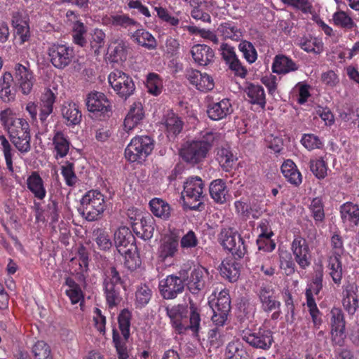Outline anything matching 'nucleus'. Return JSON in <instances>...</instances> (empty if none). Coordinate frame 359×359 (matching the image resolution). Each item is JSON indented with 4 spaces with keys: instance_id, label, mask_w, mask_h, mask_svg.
Segmentation results:
<instances>
[{
    "instance_id": "0eeeda50",
    "label": "nucleus",
    "mask_w": 359,
    "mask_h": 359,
    "mask_svg": "<svg viewBox=\"0 0 359 359\" xmlns=\"http://www.w3.org/2000/svg\"><path fill=\"white\" fill-rule=\"evenodd\" d=\"M204 184L199 177H190L184 182L182 198L184 205L191 210H196L203 203Z\"/></svg>"
},
{
    "instance_id": "f03ea898",
    "label": "nucleus",
    "mask_w": 359,
    "mask_h": 359,
    "mask_svg": "<svg viewBox=\"0 0 359 359\" xmlns=\"http://www.w3.org/2000/svg\"><path fill=\"white\" fill-rule=\"evenodd\" d=\"M219 137L217 133L205 131L198 137L187 141L182 147L180 154L187 163L196 164L206 158L213 143Z\"/></svg>"
},
{
    "instance_id": "72a5a7b5",
    "label": "nucleus",
    "mask_w": 359,
    "mask_h": 359,
    "mask_svg": "<svg viewBox=\"0 0 359 359\" xmlns=\"http://www.w3.org/2000/svg\"><path fill=\"white\" fill-rule=\"evenodd\" d=\"M135 28L136 31L130 36L132 40L148 50L156 49L157 42L154 36L142 27Z\"/></svg>"
},
{
    "instance_id": "49530a36",
    "label": "nucleus",
    "mask_w": 359,
    "mask_h": 359,
    "mask_svg": "<svg viewBox=\"0 0 359 359\" xmlns=\"http://www.w3.org/2000/svg\"><path fill=\"white\" fill-rule=\"evenodd\" d=\"M218 30L226 39L238 41L242 37V32L233 22H226L220 25Z\"/></svg>"
},
{
    "instance_id": "a19ab883",
    "label": "nucleus",
    "mask_w": 359,
    "mask_h": 359,
    "mask_svg": "<svg viewBox=\"0 0 359 359\" xmlns=\"http://www.w3.org/2000/svg\"><path fill=\"white\" fill-rule=\"evenodd\" d=\"M341 217L344 222L358 225L359 224V206L351 202L340 207Z\"/></svg>"
},
{
    "instance_id": "4be33fe9",
    "label": "nucleus",
    "mask_w": 359,
    "mask_h": 359,
    "mask_svg": "<svg viewBox=\"0 0 359 359\" xmlns=\"http://www.w3.org/2000/svg\"><path fill=\"white\" fill-rule=\"evenodd\" d=\"M330 315L332 340L335 344L341 345L345 337V322L343 313L341 309L334 308L331 310Z\"/></svg>"
},
{
    "instance_id": "6e6552de",
    "label": "nucleus",
    "mask_w": 359,
    "mask_h": 359,
    "mask_svg": "<svg viewBox=\"0 0 359 359\" xmlns=\"http://www.w3.org/2000/svg\"><path fill=\"white\" fill-rule=\"evenodd\" d=\"M121 284L120 275L114 267H111L106 271L103 285L107 304L109 309L116 307L122 300Z\"/></svg>"
},
{
    "instance_id": "09e8293b",
    "label": "nucleus",
    "mask_w": 359,
    "mask_h": 359,
    "mask_svg": "<svg viewBox=\"0 0 359 359\" xmlns=\"http://www.w3.org/2000/svg\"><path fill=\"white\" fill-rule=\"evenodd\" d=\"M0 150L4 154L7 168L13 172V157L15 154V149L4 135H0Z\"/></svg>"
},
{
    "instance_id": "c85d7f7f",
    "label": "nucleus",
    "mask_w": 359,
    "mask_h": 359,
    "mask_svg": "<svg viewBox=\"0 0 359 359\" xmlns=\"http://www.w3.org/2000/svg\"><path fill=\"white\" fill-rule=\"evenodd\" d=\"M57 90L47 89L42 95L40 101L39 118L42 123L45 122L53 111V104L55 102Z\"/></svg>"
},
{
    "instance_id": "680f3d73",
    "label": "nucleus",
    "mask_w": 359,
    "mask_h": 359,
    "mask_svg": "<svg viewBox=\"0 0 359 359\" xmlns=\"http://www.w3.org/2000/svg\"><path fill=\"white\" fill-rule=\"evenodd\" d=\"M217 156L219 164L226 170L232 168L234 161L236 160L232 152L226 148L220 149Z\"/></svg>"
},
{
    "instance_id": "e433bc0d",
    "label": "nucleus",
    "mask_w": 359,
    "mask_h": 359,
    "mask_svg": "<svg viewBox=\"0 0 359 359\" xmlns=\"http://www.w3.org/2000/svg\"><path fill=\"white\" fill-rule=\"evenodd\" d=\"M281 172L290 184L298 186L302 183V174L292 161L290 159L285 161L281 166Z\"/></svg>"
},
{
    "instance_id": "7c9ffc66",
    "label": "nucleus",
    "mask_w": 359,
    "mask_h": 359,
    "mask_svg": "<svg viewBox=\"0 0 359 359\" xmlns=\"http://www.w3.org/2000/svg\"><path fill=\"white\" fill-rule=\"evenodd\" d=\"M299 66L296 62L284 55H276L271 67L273 72L277 74H286L297 70Z\"/></svg>"
},
{
    "instance_id": "8fccbe9b",
    "label": "nucleus",
    "mask_w": 359,
    "mask_h": 359,
    "mask_svg": "<svg viewBox=\"0 0 359 359\" xmlns=\"http://www.w3.org/2000/svg\"><path fill=\"white\" fill-rule=\"evenodd\" d=\"M332 21L334 25L346 29H352L356 25L351 17L343 11L335 12Z\"/></svg>"
},
{
    "instance_id": "69168bd1",
    "label": "nucleus",
    "mask_w": 359,
    "mask_h": 359,
    "mask_svg": "<svg viewBox=\"0 0 359 359\" xmlns=\"http://www.w3.org/2000/svg\"><path fill=\"white\" fill-rule=\"evenodd\" d=\"M61 174L64 177L65 183L69 187H74L77 181V177L74 172V163L67 161L61 168Z\"/></svg>"
},
{
    "instance_id": "bf43d9fd",
    "label": "nucleus",
    "mask_w": 359,
    "mask_h": 359,
    "mask_svg": "<svg viewBox=\"0 0 359 359\" xmlns=\"http://www.w3.org/2000/svg\"><path fill=\"white\" fill-rule=\"evenodd\" d=\"M238 48L248 63L252 64L257 59V50L252 43L248 41H242L239 43Z\"/></svg>"
},
{
    "instance_id": "c756f323",
    "label": "nucleus",
    "mask_w": 359,
    "mask_h": 359,
    "mask_svg": "<svg viewBox=\"0 0 359 359\" xmlns=\"http://www.w3.org/2000/svg\"><path fill=\"white\" fill-rule=\"evenodd\" d=\"M133 232L139 238L147 241L152 238L154 231V221L152 217L148 216L140 219L133 225Z\"/></svg>"
},
{
    "instance_id": "0e129e2a",
    "label": "nucleus",
    "mask_w": 359,
    "mask_h": 359,
    "mask_svg": "<svg viewBox=\"0 0 359 359\" xmlns=\"http://www.w3.org/2000/svg\"><path fill=\"white\" fill-rule=\"evenodd\" d=\"M146 86L150 94L158 95L161 93L162 81L158 74L150 73L147 78Z\"/></svg>"
},
{
    "instance_id": "79ce46f5",
    "label": "nucleus",
    "mask_w": 359,
    "mask_h": 359,
    "mask_svg": "<svg viewBox=\"0 0 359 359\" xmlns=\"http://www.w3.org/2000/svg\"><path fill=\"white\" fill-rule=\"evenodd\" d=\"M209 191L211 198L216 203L223 204L226 202L228 190L225 182L222 180H213L210 184Z\"/></svg>"
},
{
    "instance_id": "3c124183",
    "label": "nucleus",
    "mask_w": 359,
    "mask_h": 359,
    "mask_svg": "<svg viewBox=\"0 0 359 359\" xmlns=\"http://www.w3.org/2000/svg\"><path fill=\"white\" fill-rule=\"evenodd\" d=\"M245 353L243 345L238 340L229 342L225 350L226 359H241Z\"/></svg>"
},
{
    "instance_id": "e2e57ef3",
    "label": "nucleus",
    "mask_w": 359,
    "mask_h": 359,
    "mask_svg": "<svg viewBox=\"0 0 359 359\" xmlns=\"http://www.w3.org/2000/svg\"><path fill=\"white\" fill-rule=\"evenodd\" d=\"M309 210L311 215L315 220L316 224L321 223L325 219V212L322 200L319 198H315L312 200Z\"/></svg>"
},
{
    "instance_id": "ea45409f",
    "label": "nucleus",
    "mask_w": 359,
    "mask_h": 359,
    "mask_svg": "<svg viewBox=\"0 0 359 359\" xmlns=\"http://www.w3.org/2000/svg\"><path fill=\"white\" fill-rule=\"evenodd\" d=\"M53 145L55 158H64L69 152L70 142L62 132L56 131L53 137Z\"/></svg>"
},
{
    "instance_id": "4c0bfd02",
    "label": "nucleus",
    "mask_w": 359,
    "mask_h": 359,
    "mask_svg": "<svg viewBox=\"0 0 359 359\" xmlns=\"http://www.w3.org/2000/svg\"><path fill=\"white\" fill-rule=\"evenodd\" d=\"M245 93L252 104L264 109L266 105V95L264 88L258 84L250 83L245 88Z\"/></svg>"
},
{
    "instance_id": "37998d69",
    "label": "nucleus",
    "mask_w": 359,
    "mask_h": 359,
    "mask_svg": "<svg viewBox=\"0 0 359 359\" xmlns=\"http://www.w3.org/2000/svg\"><path fill=\"white\" fill-rule=\"evenodd\" d=\"M163 124L165 126L168 135L175 136L182 128V121L173 112H168L164 117Z\"/></svg>"
},
{
    "instance_id": "393cba45",
    "label": "nucleus",
    "mask_w": 359,
    "mask_h": 359,
    "mask_svg": "<svg viewBox=\"0 0 359 359\" xmlns=\"http://www.w3.org/2000/svg\"><path fill=\"white\" fill-rule=\"evenodd\" d=\"M232 112L233 107L229 99H222L220 101L210 103L207 110L208 117L213 121L225 118Z\"/></svg>"
},
{
    "instance_id": "4468645a",
    "label": "nucleus",
    "mask_w": 359,
    "mask_h": 359,
    "mask_svg": "<svg viewBox=\"0 0 359 359\" xmlns=\"http://www.w3.org/2000/svg\"><path fill=\"white\" fill-rule=\"evenodd\" d=\"M0 121L4 129L8 132L9 137L20 133V131L28 130L29 128L26 119L18 118L15 113L9 108L1 111Z\"/></svg>"
},
{
    "instance_id": "338daca9",
    "label": "nucleus",
    "mask_w": 359,
    "mask_h": 359,
    "mask_svg": "<svg viewBox=\"0 0 359 359\" xmlns=\"http://www.w3.org/2000/svg\"><path fill=\"white\" fill-rule=\"evenodd\" d=\"M306 306L309 308V313L312 317L313 321L316 325L320 324L321 319L319 316L320 311L316 306L315 299L312 296L311 289H306Z\"/></svg>"
},
{
    "instance_id": "f3484780",
    "label": "nucleus",
    "mask_w": 359,
    "mask_h": 359,
    "mask_svg": "<svg viewBox=\"0 0 359 359\" xmlns=\"http://www.w3.org/2000/svg\"><path fill=\"white\" fill-rule=\"evenodd\" d=\"M291 250L295 262L301 269H306L310 266V250L306 241L304 238L296 236L292 242Z\"/></svg>"
},
{
    "instance_id": "774afa93",
    "label": "nucleus",
    "mask_w": 359,
    "mask_h": 359,
    "mask_svg": "<svg viewBox=\"0 0 359 359\" xmlns=\"http://www.w3.org/2000/svg\"><path fill=\"white\" fill-rule=\"evenodd\" d=\"M310 169L318 179H324L327 175V165L323 158L311 160Z\"/></svg>"
},
{
    "instance_id": "a211bd4d",
    "label": "nucleus",
    "mask_w": 359,
    "mask_h": 359,
    "mask_svg": "<svg viewBox=\"0 0 359 359\" xmlns=\"http://www.w3.org/2000/svg\"><path fill=\"white\" fill-rule=\"evenodd\" d=\"M342 305L346 311L353 315L359 308L358 287L354 283H348L342 287Z\"/></svg>"
},
{
    "instance_id": "dca6fc26",
    "label": "nucleus",
    "mask_w": 359,
    "mask_h": 359,
    "mask_svg": "<svg viewBox=\"0 0 359 359\" xmlns=\"http://www.w3.org/2000/svg\"><path fill=\"white\" fill-rule=\"evenodd\" d=\"M158 289L163 299H173L183 292L184 283L181 278L169 275L159 281Z\"/></svg>"
},
{
    "instance_id": "f704fd0d",
    "label": "nucleus",
    "mask_w": 359,
    "mask_h": 359,
    "mask_svg": "<svg viewBox=\"0 0 359 359\" xmlns=\"http://www.w3.org/2000/svg\"><path fill=\"white\" fill-rule=\"evenodd\" d=\"M178 248L179 241L176 238L172 236L165 238L158 249L159 258L162 261H165L169 258L174 257L178 251Z\"/></svg>"
},
{
    "instance_id": "864d4df0",
    "label": "nucleus",
    "mask_w": 359,
    "mask_h": 359,
    "mask_svg": "<svg viewBox=\"0 0 359 359\" xmlns=\"http://www.w3.org/2000/svg\"><path fill=\"white\" fill-rule=\"evenodd\" d=\"M279 265L280 269L286 276H290L295 272V264L290 253L287 251H282L280 252Z\"/></svg>"
},
{
    "instance_id": "f8f14e48",
    "label": "nucleus",
    "mask_w": 359,
    "mask_h": 359,
    "mask_svg": "<svg viewBox=\"0 0 359 359\" xmlns=\"http://www.w3.org/2000/svg\"><path fill=\"white\" fill-rule=\"evenodd\" d=\"M241 338L252 347L262 350L269 349L273 342V332L262 327L255 331L243 330Z\"/></svg>"
},
{
    "instance_id": "b1692460",
    "label": "nucleus",
    "mask_w": 359,
    "mask_h": 359,
    "mask_svg": "<svg viewBox=\"0 0 359 359\" xmlns=\"http://www.w3.org/2000/svg\"><path fill=\"white\" fill-rule=\"evenodd\" d=\"M144 117L142 104L140 102H133L129 109L123 121V130L129 133L137 127Z\"/></svg>"
},
{
    "instance_id": "aec40b11",
    "label": "nucleus",
    "mask_w": 359,
    "mask_h": 359,
    "mask_svg": "<svg viewBox=\"0 0 359 359\" xmlns=\"http://www.w3.org/2000/svg\"><path fill=\"white\" fill-rule=\"evenodd\" d=\"M208 281V271L201 266H198L191 271L189 277L187 287L192 294H197L204 289Z\"/></svg>"
},
{
    "instance_id": "052dcab7",
    "label": "nucleus",
    "mask_w": 359,
    "mask_h": 359,
    "mask_svg": "<svg viewBox=\"0 0 359 359\" xmlns=\"http://www.w3.org/2000/svg\"><path fill=\"white\" fill-rule=\"evenodd\" d=\"M301 144L309 151L323 148V141L314 134H304L300 140Z\"/></svg>"
},
{
    "instance_id": "ddd939ff",
    "label": "nucleus",
    "mask_w": 359,
    "mask_h": 359,
    "mask_svg": "<svg viewBox=\"0 0 359 359\" xmlns=\"http://www.w3.org/2000/svg\"><path fill=\"white\" fill-rule=\"evenodd\" d=\"M88 110L99 116L100 119H105L109 117L111 112V107L105 95L100 92H93L88 95L86 99Z\"/></svg>"
},
{
    "instance_id": "58836bf2",
    "label": "nucleus",
    "mask_w": 359,
    "mask_h": 359,
    "mask_svg": "<svg viewBox=\"0 0 359 359\" xmlns=\"http://www.w3.org/2000/svg\"><path fill=\"white\" fill-rule=\"evenodd\" d=\"M12 144L21 154H26L31 149V136L29 128L28 130L20 131V133L9 137Z\"/></svg>"
},
{
    "instance_id": "a18cd8bd",
    "label": "nucleus",
    "mask_w": 359,
    "mask_h": 359,
    "mask_svg": "<svg viewBox=\"0 0 359 359\" xmlns=\"http://www.w3.org/2000/svg\"><path fill=\"white\" fill-rule=\"evenodd\" d=\"M327 269L329 270V274L331 276L333 282L337 285H339L343 276L341 257H329Z\"/></svg>"
},
{
    "instance_id": "cd10ccee",
    "label": "nucleus",
    "mask_w": 359,
    "mask_h": 359,
    "mask_svg": "<svg viewBox=\"0 0 359 359\" xmlns=\"http://www.w3.org/2000/svg\"><path fill=\"white\" fill-rule=\"evenodd\" d=\"M26 184L27 189L36 199L42 201L46 196L44 181L37 172L34 171L27 177Z\"/></svg>"
},
{
    "instance_id": "6ab92c4d",
    "label": "nucleus",
    "mask_w": 359,
    "mask_h": 359,
    "mask_svg": "<svg viewBox=\"0 0 359 359\" xmlns=\"http://www.w3.org/2000/svg\"><path fill=\"white\" fill-rule=\"evenodd\" d=\"M15 81L22 93L28 95L31 93L35 79L28 67L17 64L15 67Z\"/></svg>"
},
{
    "instance_id": "f257e3e1",
    "label": "nucleus",
    "mask_w": 359,
    "mask_h": 359,
    "mask_svg": "<svg viewBox=\"0 0 359 359\" xmlns=\"http://www.w3.org/2000/svg\"><path fill=\"white\" fill-rule=\"evenodd\" d=\"M172 327L179 333H184L191 330L197 334L201 327V316L198 308L192 300H189V320L187 318L188 311L185 306L178 304L171 307H165Z\"/></svg>"
},
{
    "instance_id": "c9c22d12",
    "label": "nucleus",
    "mask_w": 359,
    "mask_h": 359,
    "mask_svg": "<svg viewBox=\"0 0 359 359\" xmlns=\"http://www.w3.org/2000/svg\"><path fill=\"white\" fill-rule=\"evenodd\" d=\"M62 115L67 126H75L81 121V112L74 102H65L62 107Z\"/></svg>"
},
{
    "instance_id": "5701e85b",
    "label": "nucleus",
    "mask_w": 359,
    "mask_h": 359,
    "mask_svg": "<svg viewBox=\"0 0 359 359\" xmlns=\"http://www.w3.org/2000/svg\"><path fill=\"white\" fill-rule=\"evenodd\" d=\"M187 78L190 84L201 92L211 90L215 86L212 76L207 73H202L198 70L191 69L188 71Z\"/></svg>"
},
{
    "instance_id": "2f4dec72",
    "label": "nucleus",
    "mask_w": 359,
    "mask_h": 359,
    "mask_svg": "<svg viewBox=\"0 0 359 359\" xmlns=\"http://www.w3.org/2000/svg\"><path fill=\"white\" fill-rule=\"evenodd\" d=\"M191 55L195 62L201 66L210 64L214 57L213 50L204 44H197L192 47Z\"/></svg>"
},
{
    "instance_id": "5fc2aeb1",
    "label": "nucleus",
    "mask_w": 359,
    "mask_h": 359,
    "mask_svg": "<svg viewBox=\"0 0 359 359\" xmlns=\"http://www.w3.org/2000/svg\"><path fill=\"white\" fill-rule=\"evenodd\" d=\"M152 297V291L147 285H141L137 287L135 292V305L142 308L145 306Z\"/></svg>"
},
{
    "instance_id": "6e6d98bb",
    "label": "nucleus",
    "mask_w": 359,
    "mask_h": 359,
    "mask_svg": "<svg viewBox=\"0 0 359 359\" xmlns=\"http://www.w3.org/2000/svg\"><path fill=\"white\" fill-rule=\"evenodd\" d=\"M212 311L229 313L231 309V301L229 293L226 290H222L217 298L216 302L211 306Z\"/></svg>"
},
{
    "instance_id": "4d7b16f0",
    "label": "nucleus",
    "mask_w": 359,
    "mask_h": 359,
    "mask_svg": "<svg viewBox=\"0 0 359 359\" xmlns=\"http://www.w3.org/2000/svg\"><path fill=\"white\" fill-rule=\"evenodd\" d=\"M86 27L81 21H76L74 23L72 27V37L74 42L83 47L86 44L85 35L86 34Z\"/></svg>"
},
{
    "instance_id": "7ed1b4c3",
    "label": "nucleus",
    "mask_w": 359,
    "mask_h": 359,
    "mask_svg": "<svg viewBox=\"0 0 359 359\" xmlns=\"http://www.w3.org/2000/svg\"><path fill=\"white\" fill-rule=\"evenodd\" d=\"M134 236L126 226L118 228L114 233V243L118 252L124 257L125 265L134 270L140 265V260L136 253Z\"/></svg>"
},
{
    "instance_id": "bb28decb",
    "label": "nucleus",
    "mask_w": 359,
    "mask_h": 359,
    "mask_svg": "<svg viewBox=\"0 0 359 359\" xmlns=\"http://www.w3.org/2000/svg\"><path fill=\"white\" fill-rule=\"evenodd\" d=\"M296 43L301 49L309 53L318 55L324 50L322 39L310 34L298 38Z\"/></svg>"
},
{
    "instance_id": "412c9836",
    "label": "nucleus",
    "mask_w": 359,
    "mask_h": 359,
    "mask_svg": "<svg viewBox=\"0 0 359 359\" xmlns=\"http://www.w3.org/2000/svg\"><path fill=\"white\" fill-rule=\"evenodd\" d=\"M102 23L105 26L120 27L124 29L142 27L139 22L123 13L105 15L102 18Z\"/></svg>"
},
{
    "instance_id": "c03bdc74",
    "label": "nucleus",
    "mask_w": 359,
    "mask_h": 359,
    "mask_svg": "<svg viewBox=\"0 0 359 359\" xmlns=\"http://www.w3.org/2000/svg\"><path fill=\"white\" fill-rule=\"evenodd\" d=\"M65 285L67 287L65 293L72 304H76L83 299V293L80 285L73 278H67Z\"/></svg>"
},
{
    "instance_id": "9d476101",
    "label": "nucleus",
    "mask_w": 359,
    "mask_h": 359,
    "mask_svg": "<svg viewBox=\"0 0 359 359\" xmlns=\"http://www.w3.org/2000/svg\"><path fill=\"white\" fill-rule=\"evenodd\" d=\"M219 239L221 245L233 255L241 258L246 253L247 250L243 238L233 229H223Z\"/></svg>"
},
{
    "instance_id": "423d86ee",
    "label": "nucleus",
    "mask_w": 359,
    "mask_h": 359,
    "mask_svg": "<svg viewBox=\"0 0 359 359\" xmlns=\"http://www.w3.org/2000/svg\"><path fill=\"white\" fill-rule=\"evenodd\" d=\"M154 149V141L149 136L133 137L125 149L126 158L130 162L142 163Z\"/></svg>"
},
{
    "instance_id": "9b49d317",
    "label": "nucleus",
    "mask_w": 359,
    "mask_h": 359,
    "mask_svg": "<svg viewBox=\"0 0 359 359\" xmlns=\"http://www.w3.org/2000/svg\"><path fill=\"white\" fill-rule=\"evenodd\" d=\"M108 82L121 97L126 100L135 90L133 79L124 72L114 70L108 76Z\"/></svg>"
},
{
    "instance_id": "de8ad7c7",
    "label": "nucleus",
    "mask_w": 359,
    "mask_h": 359,
    "mask_svg": "<svg viewBox=\"0 0 359 359\" xmlns=\"http://www.w3.org/2000/svg\"><path fill=\"white\" fill-rule=\"evenodd\" d=\"M151 212L156 217L166 219L170 214V208L168 203L160 198H154L149 202Z\"/></svg>"
},
{
    "instance_id": "13d9d810",
    "label": "nucleus",
    "mask_w": 359,
    "mask_h": 359,
    "mask_svg": "<svg viewBox=\"0 0 359 359\" xmlns=\"http://www.w3.org/2000/svg\"><path fill=\"white\" fill-rule=\"evenodd\" d=\"M95 240L97 247L102 250H108L112 246V242L110 239L109 233L102 229H97L93 231Z\"/></svg>"
},
{
    "instance_id": "2eb2a0df",
    "label": "nucleus",
    "mask_w": 359,
    "mask_h": 359,
    "mask_svg": "<svg viewBox=\"0 0 359 359\" xmlns=\"http://www.w3.org/2000/svg\"><path fill=\"white\" fill-rule=\"evenodd\" d=\"M52 65L57 69H64L68 66L74 57L72 48L62 44H54L48 50Z\"/></svg>"
},
{
    "instance_id": "39448f33",
    "label": "nucleus",
    "mask_w": 359,
    "mask_h": 359,
    "mask_svg": "<svg viewBox=\"0 0 359 359\" xmlns=\"http://www.w3.org/2000/svg\"><path fill=\"white\" fill-rule=\"evenodd\" d=\"M106 209L104 195L98 190H90L81 200L79 211L88 221H95Z\"/></svg>"
},
{
    "instance_id": "20e7f679",
    "label": "nucleus",
    "mask_w": 359,
    "mask_h": 359,
    "mask_svg": "<svg viewBox=\"0 0 359 359\" xmlns=\"http://www.w3.org/2000/svg\"><path fill=\"white\" fill-rule=\"evenodd\" d=\"M272 235L271 232L262 231L257 241L259 252L255 255V267L268 276H272L275 273L274 260L269 254L276 248V244L270 240Z\"/></svg>"
},
{
    "instance_id": "473e14b6",
    "label": "nucleus",
    "mask_w": 359,
    "mask_h": 359,
    "mask_svg": "<svg viewBox=\"0 0 359 359\" xmlns=\"http://www.w3.org/2000/svg\"><path fill=\"white\" fill-rule=\"evenodd\" d=\"M219 271L224 278L230 283H235L240 276V264L232 259H226L222 261Z\"/></svg>"
},
{
    "instance_id": "a878e982",
    "label": "nucleus",
    "mask_w": 359,
    "mask_h": 359,
    "mask_svg": "<svg viewBox=\"0 0 359 359\" xmlns=\"http://www.w3.org/2000/svg\"><path fill=\"white\" fill-rule=\"evenodd\" d=\"M12 26L16 40L20 44L29 41L30 37L29 27L26 16L19 13H14L12 18Z\"/></svg>"
},
{
    "instance_id": "603ef678",
    "label": "nucleus",
    "mask_w": 359,
    "mask_h": 359,
    "mask_svg": "<svg viewBox=\"0 0 359 359\" xmlns=\"http://www.w3.org/2000/svg\"><path fill=\"white\" fill-rule=\"evenodd\" d=\"M32 353L34 359H53L50 346L43 341H38L32 346Z\"/></svg>"
},
{
    "instance_id": "1a4fd4ad",
    "label": "nucleus",
    "mask_w": 359,
    "mask_h": 359,
    "mask_svg": "<svg viewBox=\"0 0 359 359\" xmlns=\"http://www.w3.org/2000/svg\"><path fill=\"white\" fill-rule=\"evenodd\" d=\"M131 313L128 309H123L118 316L119 329L123 336L113 330V341L114 343L118 359H127L129 357L128 350L126 345L130 337Z\"/></svg>"
}]
</instances>
